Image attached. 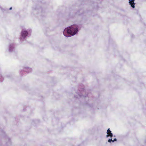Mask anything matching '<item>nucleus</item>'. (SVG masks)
<instances>
[{"mask_svg":"<svg viewBox=\"0 0 146 146\" xmlns=\"http://www.w3.org/2000/svg\"><path fill=\"white\" fill-rule=\"evenodd\" d=\"M78 31V26L76 25H72L64 30L63 34L66 36L70 37L75 35Z\"/></svg>","mask_w":146,"mask_h":146,"instance_id":"nucleus-1","label":"nucleus"},{"mask_svg":"<svg viewBox=\"0 0 146 146\" xmlns=\"http://www.w3.org/2000/svg\"><path fill=\"white\" fill-rule=\"evenodd\" d=\"M32 71V69L31 68L28 67H25L24 68L23 70H21V71L20 74L21 75L23 76L24 75V74H23V72L24 71L26 72L27 73H29L31 72Z\"/></svg>","mask_w":146,"mask_h":146,"instance_id":"nucleus-3","label":"nucleus"},{"mask_svg":"<svg viewBox=\"0 0 146 146\" xmlns=\"http://www.w3.org/2000/svg\"><path fill=\"white\" fill-rule=\"evenodd\" d=\"M4 80V78L2 76V75L0 74V82H2Z\"/></svg>","mask_w":146,"mask_h":146,"instance_id":"nucleus-7","label":"nucleus"},{"mask_svg":"<svg viewBox=\"0 0 146 146\" xmlns=\"http://www.w3.org/2000/svg\"><path fill=\"white\" fill-rule=\"evenodd\" d=\"M107 133L106 137H111L113 136V134L111 133L110 129H108L107 130Z\"/></svg>","mask_w":146,"mask_h":146,"instance_id":"nucleus-5","label":"nucleus"},{"mask_svg":"<svg viewBox=\"0 0 146 146\" xmlns=\"http://www.w3.org/2000/svg\"><path fill=\"white\" fill-rule=\"evenodd\" d=\"M31 31L29 30V32L23 30L21 32V39H24L27 36H29L31 35Z\"/></svg>","mask_w":146,"mask_h":146,"instance_id":"nucleus-2","label":"nucleus"},{"mask_svg":"<svg viewBox=\"0 0 146 146\" xmlns=\"http://www.w3.org/2000/svg\"><path fill=\"white\" fill-rule=\"evenodd\" d=\"M15 44L13 43L10 44L9 46V51L10 52H12L15 51Z\"/></svg>","mask_w":146,"mask_h":146,"instance_id":"nucleus-4","label":"nucleus"},{"mask_svg":"<svg viewBox=\"0 0 146 146\" xmlns=\"http://www.w3.org/2000/svg\"><path fill=\"white\" fill-rule=\"evenodd\" d=\"M12 9V7H11L10 9H9L10 10H11Z\"/></svg>","mask_w":146,"mask_h":146,"instance_id":"nucleus-10","label":"nucleus"},{"mask_svg":"<svg viewBox=\"0 0 146 146\" xmlns=\"http://www.w3.org/2000/svg\"><path fill=\"white\" fill-rule=\"evenodd\" d=\"M117 140V139L116 138L114 139L112 141V142H113L115 141H116Z\"/></svg>","mask_w":146,"mask_h":146,"instance_id":"nucleus-9","label":"nucleus"},{"mask_svg":"<svg viewBox=\"0 0 146 146\" xmlns=\"http://www.w3.org/2000/svg\"><path fill=\"white\" fill-rule=\"evenodd\" d=\"M113 140H112V138H111L110 139H109L108 140V142L109 143H111V141H112H112H113Z\"/></svg>","mask_w":146,"mask_h":146,"instance_id":"nucleus-8","label":"nucleus"},{"mask_svg":"<svg viewBox=\"0 0 146 146\" xmlns=\"http://www.w3.org/2000/svg\"><path fill=\"white\" fill-rule=\"evenodd\" d=\"M11 74H8L6 76V77L7 78H11Z\"/></svg>","mask_w":146,"mask_h":146,"instance_id":"nucleus-6","label":"nucleus"}]
</instances>
